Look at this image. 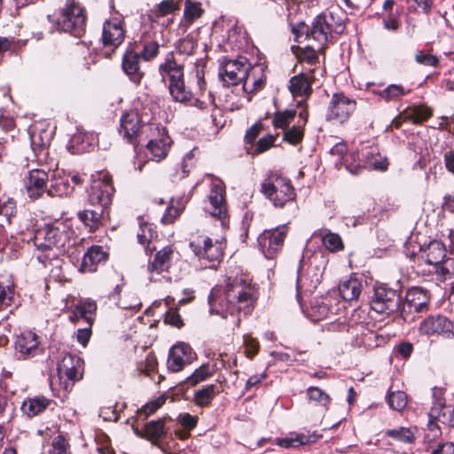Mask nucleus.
Listing matches in <instances>:
<instances>
[{"mask_svg":"<svg viewBox=\"0 0 454 454\" xmlns=\"http://www.w3.org/2000/svg\"><path fill=\"white\" fill-rule=\"evenodd\" d=\"M259 296L258 287L242 275L228 276L212 288L208 297L211 313L226 317L243 311L250 313Z\"/></svg>","mask_w":454,"mask_h":454,"instance_id":"nucleus-1","label":"nucleus"},{"mask_svg":"<svg viewBox=\"0 0 454 454\" xmlns=\"http://www.w3.org/2000/svg\"><path fill=\"white\" fill-rule=\"evenodd\" d=\"M251 65L244 57L236 59H224L219 68V76L226 87L235 86L243 82L245 91H253L261 89L265 78L256 79L249 73Z\"/></svg>","mask_w":454,"mask_h":454,"instance_id":"nucleus-2","label":"nucleus"},{"mask_svg":"<svg viewBox=\"0 0 454 454\" xmlns=\"http://www.w3.org/2000/svg\"><path fill=\"white\" fill-rule=\"evenodd\" d=\"M261 192L276 207H283L296 198L295 189L290 179L276 172L269 174L262 181Z\"/></svg>","mask_w":454,"mask_h":454,"instance_id":"nucleus-3","label":"nucleus"},{"mask_svg":"<svg viewBox=\"0 0 454 454\" xmlns=\"http://www.w3.org/2000/svg\"><path fill=\"white\" fill-rule=\"evenodd\" d=\"M61 236L60 231L50 224L41 227L35 231L34 245L38 251L36 258L39 262L47 266L48 261L52 259L58 261L56 250L64 246Z\"/></svg>","mask_w":454,"mask_h":454,"instance_id":"nucleus-4","label":"nucleus"},{"mask_svg":"<svg viewBox=\"0 0 454 454\" xmlns=\"http://www.w3.org/2000/svg\"><path fill=\"white\" fill-rule=\"evenodd\" d=\"M344 25L340 19H335L333 12L317 15L307 28L306 37L312 39L322 50L331 40L333 33L341 34Z\"/></svg>","mask_w":454,"mask_h":454,"instance_id":"nucleus-5","label":"nucleus"},{"mask_svg":"<svg viewBox=\"0 0 454 454\" xmlns=\"http://www.w3.org/2000/svg\"><path fill=\"white\" fill-rule=\"evenodd\" d=\"M85 10L76 0H66L59 11L57 24L60 30L79 37L85 30Z\"/></svg>","mask_w":454,"mask_h":454,"instance_id":"nucleus-6","label":"nucleus"},{"mask_svg":"<svg viewBox=\"0 0 454 454\" xmlns=\"http://www.w3.org/2000/svg\"><path fill=\"white\" fill-rule=\"evenodd\" d=\"M190 247L204 268H215L223 257L224 244L223 240L215 241L207 236H200L190 242Z\"/></svg>","mask_w":454,"mask_h":454,"instance_id":"nucleus-7","label":"nucleus"},{"mask_svg":"<svg viewBox=\"0 0 454 454\" xmlns=\"http://www.w3.org/2000/svg\"><path fill=\"white\" fill-rule=\"evenodd\" d=\"M204 210L218 220L223 228L227 227L228 207L224 195V187L220 181L213 183L210 192L204 201Z\"/></svg>","mask_w":454,"mask_h":454,"instance_id":"nucleus-8","label":"nucleus"},{"mask_svg":"<svg viewBox=\"0 0 454 454\" xmlns=\"http://www.w3.org/2000/svg\"><path fill=\"white\" fill-rule=\"evenodd\" d=\"M146 131L148 132L147 137L149 139L146 148L152 154V159L159 162L166 158L172 141L166 129L159 124L149 123L146 127Z\"/></svg>","mask_w":454,"mask_h":454,"instance_id":"nucleus-9","label":"nucleus"},{"mask_svg":"<svg viewBox=\"0 0 454 454\" xmlns=\"http://www.w3.org/2000/svg\"><path fill=\"white\" fill-rule=\"evenodd\" d=\"M372 309L380 314L391 315L402 310V297L395 290L385 286L375 288Z\"/></svg>","mask_w":454,"mask_h":454,"instance_id":"nucleus-10","label":"nucleus"},{"mask_svg":"<svg viewBox=\"0 0 454 454\" xmlns=\"http://www.w3.org/2000/svg\"><path fill=\"white\" fill-rule=\"evenodd\" d=\"M356 103L343 93H334L327 107L325 119L334 123L347 121L356 110Z\"/></svg>","mask_w":454,"mask_h":454,"instance_id":"nucleus-11","label":"nucleus"},{"mask_svg":"<svg viewBox=\"0 0 454 454\" xmlns=\"http://www.w3.org/2000/svg\"><path fill=\"white\" fill-rule=\"evenodd\" d=\"M114 187L106 175L93 179L88 194V203L91 207H97L106 210L112 203Z\"/></svg>","mask_w":454,"mask_h":454,"instance_id":"nucleus-12","label":"nucleus"},{"mask_svg":"<svg viewBox=\"0 0 454 454\" xmlns=\"http://www.w3.org/2000/svg\"><path fill=\"white\" fill-rule=\"evenodd\" d=\"M286 236V225L270 230H265L259 235L257 239L258 244L266 258H273L282 248Z\"/></svg>","mask_w":454,"mask_h":454,"instance_id":"nucleus-13","label":"nucleus"},{"mask_svg":"<svg viewBox=\"0 0 454 454\" xmlns=\"http://www.w3.org/2000/svg\"><path fill=\"white\" fill-rule=\"evenodd\" d=\"M58 373L65 379L66 388L80 380L83 376V361L75 355L66 354L58 364Z\"/></svg>","mask_w":454,"mask_h":454,"instance_id":"nucleus-14","label":"nucleus"},{"mask_svg":"<svg viewBox=\"0 0 454 454\" xmlns=\"http://www.w3.org/2000/svg\"><path fill=\"white\" fill-rule=\"evenodd\" d=\"M419 332L422 335H442L447 339L454 336L453 325L446 317L442 315L430 316L421 321Z\"/></svg>","mask_w":454,"mask_h":454,"instance_id":"nucleus-15","label":"nucleus"},{"mask_svg":"<svg viewBox=\"0 0 454 454\" xmlns=\"http://www.w3.org/2000/svg\"><path fill=\"white\" fill-rule=\"evenodd\" d=\"M363 162L357 163L356 166L348 164V171L352 175H356L364 168L384 171L387 168V159L380 155L374 147H364L362 149Z\"/></svg>","mask_w":454,"mask_h":454,"instance_id":"nucleus-16","label":"nucleus"},{"mask_svg":"<svg viewBox=\"0 0 454 454\" xmlns=\"http://www.w3.org/2000/svg\"><path fill=\"white\" fill-rule=\"evenodd\" d=\"M125 37L123 20L120 18H112L104 22L102 30V43L104 46L113 50L118 48Z\"/></svg>","mask_w":454,"mask_h":454,"instance_id":"nucleus-17","label":"nucleus"},{"mask_svg":"<svg viewBox=\"0 0 454 454\" xmlns=\"http://www.w3.org/2000/svg\"><path fill=\"white\" fill-rule=\"evenodd\" d=\"M194 355L192 347L188 344L181 342L174 345L168 352V369L172 372H180L185 364L192 362Z\"/></svg>","mask_w":454,"mask_h":454,"instance_id":"nucleus-18","label":"nucleus"},{"mask_svg":"<svg viewBox=\"0 0 454 454\" xmlns=\"http://www.w3.org/2000/svg\"><path fill=\"white\" fill-rule=\"evenodd\" d=\"M173 254L174 248L172 246H167L155 254L153 259L148 264V272L152 281H156L161 273L168 271Z\"/></svg>","mask_w":454,"mask_h":454,"instance_id":"nucleus-19","label":"nucleus"},{"mask_svg":"<svg viewBox=\"0 0 454 454\" xmlns=\"http://www.w3.org/2000/svg\"><path fill=\"white\" fill-rule=\"evenodd\" d=\"M429 295L426 290L421 287H412L408 290L405 295V302L402 304L401 316L406 319V310L408 312L423 311L428 304Z\"/></svg>","mask_w":454,"mask_h":454,"instance_id":"nucleus-20","label":"nucleus"},{"mask_svg":"<svg viewBox=\"0 0 454 454\" xmlns=\"http://www.w3.org/2000/svg\"><path fill=\"white\" fill-rule=\"evenodd\" d=\"M48 174L43 169H32L28 171L24 184L28 196L36 200L40 198L46 191V183Z\"/></svg>","mask_w":454,"mask_h":454,"instance_id":"nucleus-21","label":"nucleus"},{"mask_svg":"<svg viewBox=\"0 0 454 454\" xmlns=\"http://www.w3.org/2000/svg\"><path fill=\"white\" fill-rule=\"evenodd\" d=\"M120 134L128 142H133L137 137L141 129V119L136 110L125 112L121 117Z\"/></svg>","mask_w":454,"mask_h":454,"instance_id":"nucleus-22","label":"nucleus"},{"mask_svg":"<svg viewBox=\"0 0 454 454\" xmlns=\"http://www.w3.org/2000/svg\"><path fill=\"white\" fill-rule=\"evenodd\" d=\"M37 335L31 331L21 333L16 339L15 348L21 359L35 356L39 351Z\"/></svg>","mask_w":454,"mask_h":454,"instance_id":"nucleus-23","label":"nucleus"},{"mask_svg":"<svg viewBox=\"0 0 454 454\" xmlns=\"http://www.w3.org/2000/svg\"><path fill=\"white\" fill-rule=\"evenodd\" d=\"M52 403V400L44 395L27 396L20 405L22 414L27 418H34L44 412Z\"/></svg>","mask_w":454,"mask_h":454,"instance_id":"nucleus-24","label":"nucleus"},{"mask_svg":"<svg viewBox=\"0 0 454 454\" xmlns=\"http://www.w3.org/2000/svg\"><path fill=\"white\" fill-rule=\"evenodd\" d=\"M140 59V54L132 50L127 51L122 57V70L135 83H139L144 76L139 65Z\"/></svg>","mask_w":454,"mask_h":454,"instance_id":"nucleus-25","label":"nucleus"},{"mask_svg":"<svg viewBox=\"0 0 454 454\" xmlns=\"http://www.w3.org/2000/svg\"><path fill=\"white\" fill-rule=\"evenodd\" d=\"M107 254L100 246H92L87 250L82 257L81 270L82 271L93 272L97 270L99 263L105 262Z\"/></svg>","mask_w":454,"mask_h":454,"instance_id":"nucleus-26","label":"nucleus"},{"mask_svg":"<svg viewBox=\"0 0 454 454\" xmlns=\"http://www.w3.org/2000/svg\"><path fill=\"white\" fill-rule=\"evenodd\" d=\"M313 74L309 73H301L293 76L289 81V90L293 96H307L312 91Z\"/></svg>","mask_w":454,"mask_h":454,"instance_id":"nucleus-27","label":"nucleus"},{"mask_svg":"<svg viewBox=\"0 0 454 454\" xmlns=\"http://www.w3.org/2000/svg\"><path fill=\"white\" fill-rule=\"evenodd\" d=\"M292 51L297 57L300 63L309 66L306 72L309 74H313L319 64L318 54L316 50L308 45L303 48L293 46Z\"/></svg>","mask_w":454,"mask_h":454,"instance_id":"nucleus-28","label":"nucleus"},{"mask_svg":"<svg viewBox=\"0 0 454 454\" xmlns=\"http://www.w3.org/2000/svg\"><path fill=\"white\" fill-rule=\"evenodd\" d=\"M319 435L316 434H290L286 437L277 438L276 444L286 449L297 448L299 446L314 443L317 441Z\"/></svg>","mask_w":454,"mask_h":454,"instance_id":"nucleus-29","label":"nucleus"},{"mask_svg":"<svg viewBox=\"0 0 454 454\" xmlns=\"http://www.w3.org/2000/svg\"><path fill=\"white\" fill-rule=\"evenodd\" d=\"M446 250L444 245L438 241H431L424 250L421 258L429 265L436 266L445 260Z\"/></svg>","mask_w":454,"mask_h":454,"instance_id":"nucleus-30","label":"nucleus"},{"mask_svg":"<svg viewBox=\"0 0 454 454\" xmlns=\"http://www.w3.org/2000/svg\"><path fill=\"white\" fill-rule=\"evenodd\" d=\"M162 79L172 84L184 79L183 67L173 59H168L160 66Z\"/></svg>","mask_w":454,"mask_h":454,"instance_id":"nucleus-31","label":"nucleus"},{"mask_svg":"<svg viewBox=\"0 0 454 454\" xmlns=\"http://www.w3.org/2000/svg\"><path fill=\"white\" fill-rule=\"evenodd\" d=\"M428 416L431 419H435L439 423L454 427V407L446 406L441 400L437 404L433 405Z\"/></svg>","mask_w":454,"mask_h":454,"instance_id":"nucleus-32","label":"nucleus"},{"mask_svg":"<svg viewBox=\"0 0 454 454\" xmlns=\"http://www.w3.org/2000/svg\"><path fill=\"white\" fill-rule=\"evenodd\" d=\"M362 291V284L356 278H348L340 281L339 292L343 300L351 301L357 300Z\"/></svg>","mask_w":454,"mask_h":454,"instance_id":"nucleus-33","label":"nucleus"},{"mask_svg":"<svg viewBox=\"0 0 454 454\" xmlns=\"http://www.w3.org/2000/svg\"><path fill=\"white\" fill-rule=\"evenodd\" d=\"M96 309L97 305L94 301H82L74 307L71 316V320L79 321L83 319L89 325V326H90L94 320V314Z\"/></svg>","mask_w":454,"mask_h":454,"instance_id":"nucleus-34","label":"nucleus"},{"mask_svg":"<svg viewBox=\"0 0 454 454\" xmlns=\"http://www.w3.org/2000/svg\"><path fill=\"white\" fill-rule=\"evenodd\" d=\"M166 419H153L144 426L145 439L155 444L166 434Z\"/></svg>","mask_w":454,"mask_h":454,"instance_id":"nucleus-35","label":"nucleus"},{"mask_svg":"<svg viewBox=\"0 0 454 454\" xmlns=\"http://www.w3.org/2000/svg\"><path fill=\"white\" fill-rule=\"evenodd\" d=\"M14 294V283L12 277L0 276V309L12 305Z\"/></svg>","mask_w":454,"mask_h":454,"instance_id":"nucleus-36","label":"nucleus"},{"mask_svg":"<svg viewBox=\"0 0 454 454\" xmlns=\"http://www.w3.org/2000/svg\"><path fill=\"white\" fill-rule=\"evenodd\" d=\"M94 208H86L82 211H79L77 215L81 222H82L86 226H88L90 231H95L98 228L101 218L104 215L106 210L103 208H99L97 207H93Z\"/></svg>","mask_w":454,"mask_h":454,"instance_id":"nucleus-37","label":"nucleus"},{"mask_svg":"<svg viewBox=\"0 0 454 454\" xmlns=\"http://www.w3.org/2000/svg\"><path fill=\"white\" fill-rule=\"evenodd\" d=\"M179 8L180 0H162L151 10L149 19L153 22H158L160 18L171 14Z\"/></svg>","mask_w":454,"mask_h":454,"instance_id":"nucleus-38","label":"nucleus"},{"mask_svg":"<svg viewBox=\"0 0 454 454\" xmlns=\"http://www.w3.org/2000/svg\"><path fill=\"white\" fill-rule=\"evenodd\" d=\"M74 187L69 184V180L65 176H55L51 180L48 193L51 196H67L72 193Z\"/></svg>","mask_w":454,"mask_h":454,"instance_id":"nucleus-39","label":"nucleus"},{"mask_svg":"<svg viewBox=\"0 0 454 454\" xmlns=\"http://www.w3.org/2000/svg\"><path fill=\"white\" fill-rule=\"evenodd\" d=\"M215 364L205 363L197 368L187 379L186 382L191 386H195L200 382L205 381L215 372Z\"/></svg>","mask_w":454,"mask_h":454,"instance_id":"nucleus-40","label":"nucleus"},{"mask_svg":"<svg viewBox=\"0 0 454 454\" xmlns=\"http://www.w3.org/2000/svg\"><path fill=\"white\" fill-rule=\"evenodd\" d=\"M215 396V386L207 385L194 393L193 402L197 406H208Z\"/></svg>","mask_w":454,"mask_h":454,"instance_id":"nucleus-41","label":"nucleus"},{"mask_svg":"<svg viewBox=\"0 0 454 454\" xmlns=\"http://www.w3.org/2000/svg\"><path fill=\"white\" fill-rule=\"evenodd\" d=\"M307 398L309 403L323 407L324 409H327L331 402L329 395L317 387H309L307 388Z\"/></svg>","mask_w":454,"mask_h":454,"instance_id":"nucleus-42","label":"nucleus"},{"mask_svg":"<svg viewBox=\"0 0 454 454\" xmlns=\"http://www.w3.org/2000/svg\"><path fill=\"white\" fill-rule=\"evenodd\" d=\"M385 342V338L376 332L364 328L361 333L359 345L366 348H373Z\"/></svg>","mask_w":454,"mask_h":454,"instance_id":"nucleus-43","label":"nucleus"},{"mask_svg":"<svg viewBox=\"0 0 454 454\" xmlns=\"http://www.w3.org/2000/svg\"><path fill=\"white\" fill-rule=\"evenodd\" d=\"M168 90L175 101L184 103L192 99V93L186 89L184 79L177 82L168 84Z\"/></svg>","mask_w":454,"mask_h":454,"instance_id":"nucleus-44","label":"nucleus"},{"mask_svg":"<svg viewBox=\"0 0 454 454\" xmlns=\"http://www.w3.org/2000/svg\"><path fill=\"white\" fill-rule=\"evenodd\" d=\"M322 242L325 247L331 252L341 251L344 248L341 237L338 233L330 231H325Z\"/></svg>","mask_w":454,"mask_h":454,"instance_id":"nucleus-45","label":"nucleus"},{"mask_svg":"<svg viewBox=\"0 0 454 454\" xmlns=\"http://www.w3.org/2000/svg\"><path fill=\"white\" fill-rule=\"evenodd\" d=\"M385 434L403 443H411L415 440L414 433L410 427H401L395 429H389L386 431Z\"/></svg>","mask_w":454,"mask_h":454,"instance_id":"nucleus-46","label":"nucleus"},{"mask_svg":"<svg viewBox=\"0 0 454 454\" xmlns=\"http://www.w3.org/2000/svg\"><path fill=\"white\" fill-rule=\"evenodd\" d=\"M408 92L403 86L400 84H390L377 94L386 101H394ZM376 94V92H374Z\"/></svg>","mask_w":454,"mask_h":454,"instance_id":"nucleus-47","label":"nucleus"},{"mask_svg":"<svg viewBox=\"0 0 454 454\" xmlns=\"http://www.w3.org/2000/svg\"><path fill=\"white\" fill-rule=\"evenodd\" d=\"M296 111L294 109L277 112L272 120V125L276 129H285L294 119Z\"/></svg>","mask_w":454,"mask_h":454,"instance_id":"nucleus-48","label":"nucleus"},{"mask_svg":"<svg viewBox=\"0 0 454 454\" xmlns=\"http://www.w3.org/2000/svg\"><path fill=\"white\" fill-rule=\"evenodd\" d=\"M184 205L175 200H170V205L166 209L164 215L161 217V223L164 224L172 223L183 212Z\"/></svg>","mask_w":454,"mask_h":454,"instance_id":"nucleus-49","label":"nucleus"},{"mask_svg":"<svg viewBox=\"0 0 454 454\" xmlns=\"http://www.w3.org/2000/svg\"><path fill=\"white\" fill-rule=\"evenodd\" d=\"M435 274L440 281H445L454 276V259L446 258L435 266Z\"/></svg>","mask_w":454,"mask_h":454,"instance_id":"nucleus-50","label":"nucleus"},{"mask_svg":"<svg viewBox=\"0 0 454 454\" xmlns=\"http://www.w3.org/2000/svg\"><path fill=\"white\" fill-rule=\"evenodd\" d=\"M157 236L152 224L144 223L139 226L137 237L138 242L143 246H148L150 242Z\"/></svg>","mask_w":454,"mask_h":454,"instance_id":"nucleus-51","label":"nucleus"},{"mask_svg":"<svg viewBox=\"0 0 454 454\" xmlns=\"http://www.w3.org/2000/svg\"><path fill=\"white\" fill-rule=\"evenodd\" d=\"M303 136L304 127L297 123L285 132L283 139L291 145H296L302 140Z\"/></svg>","mask_w":454,"mask_h":454,"instance_id":"nucleus-52","label":"nucleus"},{"mask_svg":"<svg viewBox=\"0 0 454 454\" xmlns=\"http://www.w3.org/2000/svg\"><path fill=\"white\" fill-rule=\"evenodd\" d=\"M387 403L392 409L402 411L407 404V395L403 391L393 392L387 396Z\"/></svg>","mask_w":454,"mask_h":454,"instance_id":"nucleus-53","label":"nucleus"},{"mask_svg":"<svg viewBox=\"0 0 454 454\" xmlns=\"http://www.w3.org/2000/svg\"><path fill=\"white\" fill-rule=\"evenodd\" d=\"M329 313V307L323 301H315L311 304L310 316L313 320L319 321L327 317Z\"/></svg>","mask_w":454,"mask_h":454,"instance_id":"nucleus-54","label":"nucleus"},{"mask_svg":"<svg viewBox=\"0 0 454 454\" xmlns=\"http://www.w3.org/2000/svg\"><path fill=\"white\" fill-rule=\"evenodd\" d=\"M166 402L164 395L146 403L139 410V413L144 414L146 418L154 414Z\"/></svg>","mask_w":454,"mask_h":454,"instance_id":"nucleus-55","label":"nucleus"},{"mask_svg":"<svg viewBox=\"0 0 454 454\" xmlns=\"http://www.w3.org/2000/svg\"><path fill=\"white\" fill-rule=\"evenodd\" d=\"M438 423L439 422L435 419H431V418H429L427 432L425 434L426 442H433L442 435V430Z\"/></svg>","mask_w":454,"mask_h":454,"instance_id":"nucleus-56","label":"nucleus"},{"mask_svg":"<svg viewBox=\"0 0 454 454\" xmlns=\"http://www.w3.org/2000/svg\"><path fill=\"white\" fill-rule=\"evenodd\" d=\"M277 139V137L273 135H267L261 137L254 147V151L252 152V154H259L268 151L274 145V143Z\"/></svg>","mask_w":454,"mask_h":454,"instance_id":"nucleus-57","label":"nucleus"},{"mask_svg":"<svg viewBox=\"0 0 454 454\" xmlns=\"http://www.w3.org/2000/svg\"><path fill=\"white\" fill-rule=\"evenodd\" d=\"M195 48V42L192 37L182 38L177 42L176 51L179 54L192 55Z\"/></svg>","mask_w":454,"mask_h":454,"instance_id":"nucleus-58","label":"nucleus"},{"mask_svg":"<svg viewBox=\"0 0 454 454\" xmlns=\"http://www.w3.org/2000/svg\"><path fill=\"white\" fill-rule=\"evenodd\" d=\"M159 53V44L158 43L152 41L146 43L144 45L143 51L140 53V57L145 60L148 61L155 58Z\"/></svg>","mask_w":454,"mask_h":454,"instance_id":"nucleus-59","label":"nucleus"},{"mask_svg":"<svg viewBox=\"0 0 454 454\" xmlns=\"http://www.w3.org/2000/svg\"><path fill=\"white\" fill-rule=\"evenodd\" d=\"M201 13L202 10L199 3H193L190 0L185 1L184 16L187 19L193 20L199 18L201 15Z\"/></svg>","mask_w":454,"mask_h":454,"instance_id":"nucleus-60","label":"nucleus"},{"mask_svg":"<svg viewBox=\"0 0 454 454\" xmlns=\"http://www.w3.org/2000/svg\"><path fill=\"white\" fill-rule=\"evenodd\" d=\"M262 129V123L261 121L255 122L246 132L245 142L252 145L255 138L258 137Z\"/></svg>","mask_w":454,"mask_h":454,"instance_id":"nucleus-61","label":"nucleus"},{"mask_svg":"<svg viewBox=\"0 0 454 454\" xmlns=\"http://www.w3.org/2000/svg\"><path fill=\"white\" fill-rule=\"evenodd\" d=\"M415 59L418 63L424 66L436 67L438 65L437 57L431 54L419 52Z\"/></svg>","mask_w":454,"mask_h":454,"instance_id":"nucleus-62","label":"nucleus"},{"mask_svg":"<svg viewBox=\"0 0 454 454\" xmlns=\"http://www.w3.org/2000/svg\"><path fill=\"white\" fill-rule=\"evenodd\" d=\"M178 421L184 427L191 430L197 426L198 417L192 416L190 413H184L179 415Z\"/></svg>","mask_w":454,"mask_h":454,"instance_id":"nucleus-63","label":"nucleus"},{"mask_svg":"<svg viewBox=\"0 0 454 454\" xmlns=\"http://www.w3.org/2000/svg\"><path fill=\"white\" fill-rule=\"evenodd\" d=\"M52 454H67V442L63 435L56 436L52 441Z\"/></svg>","mask_w":454,"mask_h":454,"instance_id":"nucleus-64","label":"nucleus"}]
</instances>
